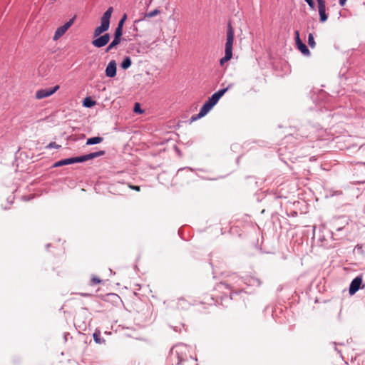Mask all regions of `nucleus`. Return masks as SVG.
I'll return each mask as SVG.
<instances>
[{"mask_svg": "<svg viewBox=\"0 0 365 365\" xmlns=\"http://www.w3.org/2000/svg\"><path fill=\"white\" fill-rule=\"evenodd\" d=\"M234 29L230 23L227 26V35H226V43L225 49V56L220 61V66H222L225 63L230 61L232 57V46L234 41Z\"/></svg>", "mask_w": 365, "mask_h": 365, "instance_id": "obj_5", "label": "nucleus"}, {"mask_svg": "<svg viewBox=\"0 0 365 365\" xmlns=\"http://www.w3.org/2000/svg\"><path fill=\"white\" fill-rule=\"evenodd\" d=\"M93 339L96 343H101L100 333L95 332L93 335Z\"/></svg>", "mask_w": 365, "mask_h": 365, "instance_id": "obj_23", "label": "nucleus"}, {"mask_svg": "<svg viewBox=\"0 0 365 365\" xmlns=\"http://www.w3.org/2000/svg\"><path fill=\"white\" fill-rule=\"evenodd\" d=\"M186 350H187V348L185 346H177V349L175 351H176V354H177L178 359V365L182 364L186 360V359L184 357V355H185V354H186Z\"/></svg>", "mask_w": 365, "mask_h": 365, "instance_id": "obj_11", "label": "nucleus"}, {"mask_svg": "<svg viewBox=\"0 0 365 365\" xmlns=\"http://www.w3.org/2000/svg\"><path fill=\"white\" fill-rule=\"evenodd\" d=\"M59 89V86L56 85L53 88H42L36 91L35 93V98L41 100L48 98L55 93Z\"/></svg>", "mask_w": 365, "mask_h": 365, "instance_id": "obj_6", "label": "nucleus"}, {"mask_svg": "<svg viewBox=\"0 0 365 365\" xmlns=\"http://www.w3.org/2000/svg\"><path fill=\"white\" fill-rule=\"evenodd\" d=\"M158 14H159V11L158 9H155L154 11L146 14L145 17L151 18V17L156 16Z\"/></svg>", "mask_w": 365, "mask_h": 365, "instance_id": "obj_20", "label": "nucleus"}, {"mask_svg": "<svg viewBox=\"0 0 365 365\" xmlns=\"http://www.w3.org/2000/svg\"><path fill=\"white\" fill-rule=\"evenodd\" d=\"M319 19L321 22H325L328 16L326 14V4L324 0H317Z\"/></svg>", "mask_w": 365, "mask_h": 365, "instance_id": "obj_8", "label": "nucleus"}, {"mask_svg": "<svg viewBox=\"0 0 365 365\" xmlns=\"http://www.w3.org/2000/svg\"><path fill=\"white\" fill-rule=\"evenodd\" d=\"M134 112L141 113L143 111L140 109V104L136 103L134 106Z\"/></svg>", "mask_w": 365, "mask_h": 365, "instance_id": "obj_27", "label": "nucleus"}, {"mask_svg": "<svg viewBox=\"0 0 365 365\" xmlns=\"http://www.w3.org/2000/svg\"><path fill=\"white\" fill-rule=\"evenodd\" d=\"M103 140V138L101 137H93L88 138L86 141V145H94L101 143Z\"/></svg>", "mask_w": 365, "mask_h": 365, "instance_id": "obj_15", "label": "nucleus"}, {"mask_svg": "<svg viewBox=\"0 0 365 365\" xmlns=\"http://www.w3.org/2000/svg\"><path fill=\"white\" fill-rule=\"evenodd\" d=\"M298 49L305 56H309L310 51L308 49L307 46L303 43L302 42H300L299 43L297 44Z\"/></svg>", "mask_w": 365, "mask_h": 365, "instance_id": "obj_13", "label": "nucleus"}, {"mask_svg": "<svg viewBox=\"0 0 365 365\" xmlns=\"http://www.w3.org/2000/svg\"><path fill=\"white\" fill-rule=\"evenodd\" d=\"M294 34H295L296 44H298L300 42H302L301 41L300 38H299V31H295Z\"/></svg>", "mask_w": 365, "mask_h": 365, "instance_id": "obj_25", "label": "nucleus"}, {"mask_svg": "<svg viewBox=\"0 0 365 365\" xmlns=\"http://www.w3.org/2000/svg\"><path fill=\"white\" fill-rule=\"evenodd\" d=\"M120 38L116 37V36H114V38L112 41L111 43L114 46H116L117 45H118L120 43Z\"/></svg>", "mask_w": 365, "mask_h": 365, "instance_id": "obj_22", "label": "nucleus"}, {"mask_svg": "<svg viewBox=\"0 0 365 365\" xmlns=\"http://www.w3.org/2000/svg\"><path fill=\"white\" fill-rule=\"evenodd\" d=\"M128 186L129 188H130L131 190H135L137 192H139L140 191V186H138V185H131L130 183L128 184Z\"/></svg>", "mask_w": 365, "mask_h": 365, "instance_id": "obj_24", "label": "nucleus"}, {"mask_svg": "<svg viewBox=\"0 0 365 365\" xmlns=\"http://www.w3.org/2000/svg\"><path fill=\"white\" fill-rule=\"evenodd\" d=\"M190 304L183 298H179L176 302V309L180 311L188 309Z\"/></svg>", "mask_w": 365, "mask_h": 365, "instance_id": "obj_12", "label": "nucleus"}, {"mask_svg": "<svg viewBox=\"0 0 365 365\" xmlns=\"http://www.w3.org/2000/svg\"><path fill=\"white\" fill-rule=\"evenodd\" d=\"M46 148H58L60 145H57L55 142L50 143Z\"/></svg>", "mask_w": 365, "mask_h": 365, "instance_id": "obj_26", "label": "nucleus"}, {"mask_svg": "<svg viewBox=\"0 0 365 365\" xmlns=\"http://www.w3.org/2000/svg\"><path fill=\"white\" fill-rule=\"evenodd\" d=\"M113 11V7H109L107 9L101 19V26L96 27L93 31V37L96 38L93 39L91 43L96 48L105 46L110 41V36L109 34H105L101 36L100 35L108 30Z\"/></svg>", "mask_w": 365, "mask_h": 365, "instance_id": "obj_1", "label": "nucleus"}, {"mask_svg": "<svg viewBox=\"0 0 365 365\" xmlns=\"http://www.w3.org/2000/svg\"><path fill=\"white\" fill-rule=\"evenodd\" d=\"M103 282V280L96 275H92L90 282L89 285L90 286H96L97 284H101Z\"/></svg>", "mask_w": 365, "mask_h": 365, "instance_id": "obj_14", "label": "nucleus"}, {"mask_svg": "<svg viewBox=\"0 0 365 365\" xmlns=\"http://www.w3.org/2000/svg\"><path fill=\"white\" fill-rule=\"evenodd\" d=\"M234 29L230 23L227 26V35H226V43L225 49V56L220 61V66H222L225 63L230 61L232 57V46L234 41Z\"/></svg>", "mask_w": 365, "mask_h": 365, "instance_id": "obj_4", "label": "nucleus"}, {"mask_svg": "<svg viewBox=\"0 0 365 365\" xmlns=\"http://www.w3.org/2000/svg\"><path fill=\"white\" fill-rule=\"evenodd\" d=\"M103 155H105V151L100 150L98 152L89 153L88 155H82V156H79V157H74V158L63 159V160H59V161L53 164V167L57 168V167L70 165V164H73V163H83V162H85V161H87L89 160H92L95 158L102 156Z\"/></svg>", "mask_w": 365, "mask_h": 365, "instance_id": "obj_3", "label": "nucleus"}, {"mask_svg": "<svg viewBox=\"0 0 365 365\" xmlns=\"http://www.w3.org/2000/svg\"><path fill=\"white\" fill-rule=\"evenodd\" d=\"M305 1L308 4V5L313 9L314 6V3L313 0H305Z\"/></svg>", "mask_w": 365, "mask_h": 365, "instance_id": "obj_28", "label": "nucleus"}, {"mask_svg": "<svg viewBox=\"0 0 365 365\" xmlns=\"http://www.w3.org/2000/svg\"><path fill=\"white\" fill-rule=\"evenodd\" d=\"M127 19V14H124L121 18V19L120 20V21L118 22V26H120V27H123V24L125 23V21H126Z\"/></svg>", "mask_w": 365, "mask_h": 365, "instance_id": "obj_21", "label": "nucleus"}, {"mask_svg": "<svg viewBox=\"0 0 365 365\" xmlns=\"http://www.w3.org/2000/svg\"><path fill=\"white\" fill-rule=\"evenodd\" d=\"M228 88L229 87L224 89H220L217 92L212 94V96L209 98V99L202 106L199 113L196 115L192 116L191 120H195L205 116L212 109V108L218 102L220 98L227 92Z\"/></svg>", "mask_w": 365, "mask_h": 365, "instance_id": "obj_2", "label": "nucleus"}, {"mask_svg": "<svg viewBox=\"0 0 365 365\" xmlns=\"http://www.w3.org/2000/svg\"><path fill=\"white\" fill-rule=\"evenodd\" d=\"M123 34V27L117 26L114 36L120 38Z\"/></svg>", "mask_w": 365, "mask_h": 365, "instance_id": "obj_19", "label": "nucleus"}, {"mask_svg": "<svg viewBox=\"0 0 365 365\" xmlns=\"http://www.w3.org/2000/svg\"><path fill=\"white\" fill-rule=\"evenodd\" d=\"M346 1V0H339V4H340L341 6H343L345 4Z\"/></svg>", "mask_w": 365, "mask_h": 365, "instance_id": "obj_30", "label": "nucleus"}, {"mask_svg": "<svg viewBox=\"0 0 365 365\" xmlns=\"http://www.w3.org/2000/svg\"><path fill=\"white\" fill-rule=\"evenodd\" d=\"M308 44L311 48H314L316 46V43L314 38V36L312 34H309L308 36Z\"/></svg>", "mask_w": 365, "mask_h": 365, "instance_id": "obj_18", "label": "nucleus"}, {"mask_svg": "<svg viewBox=\"0 0 365 365\" xmlns=\"http://www.w3.org/2000/svg\"><path fill=\"white\" fill-rule=\"evenodd\" d=\"M361 283V277H356L355 279H354L349 286V294L351 295L354 294L359 289Z\"/></svg>", "mask_w": 365, "mask_h": 365, "instance_id": "obj_9", "label": "nucleus"}, {"mask_svg": "<svg viewBox=\"0 0 365 365\" xmlns=\"http://www.w3.org/2000/svg\"><path fill=\"white\" fill-rule=\"evenodd\" d=\"M76 18V16H74L71 19H70L64 25L58 27L54 34L53 39L54 41H56L58 38H60L68 31V29L73 25Z\"/></svg>", "mask_w": 365, "mask_h": 365, "instance_id": "obj_7", "label": "nucleus"}, {"mask_svg": "<svg viewBox=\"0 0 365 365\" xmlns=\"http://www.w3.org/2000/svg\"><path fill=\"white\" fill-rule=\"evenodd\" d=\"M115 46L113 45H112V43H110L108 46L106 48V52H109L113 48H114Z\"/></svg>", "mask_w": 365, "mask_h": 365, "instance_id": "obj_29", "label": "nucleus"}, {"mask_svg": "<svg viewBox=\"0 0 365 365\" xmlns=\"http://www.w3.org/2000/svg\"><path fill=\"white\" fill-rule=\"evenodd\" d=\"M95 104H96V101H92L90 98H86L83 100V105L87 108H91V107L93 106Z\"/></svg>", "mask_w": 365, "mask_h": 365, "instance_id": "obj_17", "label": "nucleus"}, {"mask_svg": "<svg viewBox=\"0 0 365 365\" xmlns=\"http://www.w3.org/2000/svg\"><path fill=\"white\" fill-rule=\"evenodd\" d=\"M132 61L130 57H126L124 58L123 61L121 63V68L123 69H128L131 66Z\"/></svg>", "mask_w": 365, "mask_h": 365, "instance_id": "obj_16", "label": "nucleus"}, {"mask_svg": "<svg viewBox=\"0 0 365 365\" xmlns=\"http://www.w3.org/2000/svg\"><path fill=\"white\" fill-rule=\"evenodd\" d=\"M106 75L108 77L113 78L116 75V62L114 60L110 61L106 68Z\"/></svg>", "mask_w": 365, "mask_h": 365, "instance_id": "obj_10", "label": "nucleus"}]
</instances>
